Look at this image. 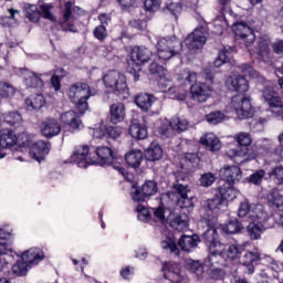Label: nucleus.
Returning a JSON list of instances; mask_svg holds the SVG:
<instances>
[{
	"label": "nucleus",
	"mask_w": 283,
	"mask_h": 283,
	"mask_svg": "<svg viewBox=\"0 0 283 283\" xmlns=\"http://www.w3.org/2000/svg\"><path fill=\"white\" fill-rule=\"evenodd\" d=\"M96 95V90L90 87V84L77 82L69 88V98H71L72 103L75 105V108L83 114L87 112L88 105L87 101L91 96Z\"/></svg>",
	"instance_id": "1"
},
{
	"label": "nucleus",
	"mask_w": 283,
	"mask_h": 283,
	"mask_svg": "<svg viewBox=\"0 0 283 283\" xmlns=\"http://www.w3.org/2000/svg\"><path fill=\"white\" fill-rule=\"evenodd\" d=\"M176 182L172 184V192L178 196L177 207L180 209H191L193 207V197L190 196L191 189L187 185L189 177L182 172L175 174Z\"/></svg>",
	"instance_id": "2"
},
{
	"label": "nucleus",
	"mask_w": 283,
	"mask_h": 283,
	"mask_svg": "<svg viewBox=\"0 0 283 283\" xmlns=\"http://www.w3.org/2000/svg\"><path fill=\"white\" fill-rule=\"evenodd\" d=\"M105 87L111 90L116 96H123L127 98L129 96V87H127V78L118 71H109L103 77Z\"/></svg>",
	"instance_id": "3"
},
{
	"label": "nucleus",
	"mask_w": 283,
	"mask_h": 283,
	"mask_svg": "<svg viewBox=\"0 0 283 283\" xmlns=\"http://www.w3.org/2000/svg\"><path fill=\"white\" fill-rule=\"evenodd\" d=\"M157 56L161 61H169L172 56H178L182 54V42L179 40H167L160 38L156 44Z\"/></svg>",
	"instance_id": "4"
},
{
	"label": "nucleus",
	"mask_w": 283,
	"mask_h": 283,
	"mask_svg": "<svg viewBox=\"0 0 283 283\" xmlns=\"http://www.w3.org/2000/svg\"><path fill=\"white\" fill-rule=\"evenodd\" d=\"M21 145L22 147H30V136L27 133H22L19 137L11 129H4L0 135V147L2 149H10V147H14V145ZM3 158V156H0Z\"/></svg>",
	"instance_id": "5"
},
{
	"label": "nucleus",
	"mask_w": 283,
	"mask_h": 283,
	"mask_svg": "<svg viewBox=\"0 0 283 283\" xmlns=\"http://www.w3.org/2000/svg\"><path fill=\"white\" fill-rule=\"evenodd\" d=\"M208 34L207 27H197L185 40L188 51L191 54H195L197 50L203 48L205 43H207Z\"/></svg>",
	"instance_id": "6"
},
{
	"label": "nucleus",
	"mask_w": 283,
	"mask_h": 283,
	"mask_svg": "<svg viewBox=\"0 0 283 283\" xmlns=\"http://www.w3.org/2000/svg\"><path fill=\"white\" fill-rule=\"evenodd\" d=\"M156 193H158V184L154 180L146 181L142 187L133 186L130 189V197L134 202H145Z\"/></svg>",
	"instance_id": "7"
},
{
	"label": "nucleus",
	"mask_w": 283,
	"mask_h": 283,
	"mask_svg": "<svg viewBox=\"0 0 283 283\" xmlns=\"http://www.w3.org/2000/svg\"><path fill=\"white\" fill-rule=\"evenodd\" d=\"M230 105L235 111L240 120L253 117V106L251 105V98L247 97L245 95L239 94L233 96Z\"/></svg>",
	"instance_id": "8"
},
{
	"label": "nucleus",
	"mask_w": 283,
	"mask_h": 283,
	"mask_svg": "<svg viewBox=\"0 0 283 283\" xmlns=\"http://www.w3.org/2000/svg\"><path fill=\"white\" fill-rule=\"evenodd\" d=\"M52 8V4H42L40 7L41 11H39V7H36V4H24L23 12L25 13L27 19L32 23H38L41 15L49 21H56L54 14L50 12Z\"/></svg>",
	"instance_id": "9"
},
{
	"label": "nucleus",
	"mask_w": 283,
	"mask_h": 283,
	"mask_svg": "<svg viewBox=\"0 0 283 283\" xmlns=\"http://www.w3.org/2000/svg\"><path fill=\"white\" fill-rule=\"evenodd\" d=\"M260 260H262V254H260L258 249L247 250L243 248L240 256V264L245 266V273H248V275H253V273H255V266L260 264Z\"/></svg>",
	"instance_id": "10"
},
{
	"label": "nucleus",
	"mask_w": 283,
	"mask_h": 283,
	"mask_svg": "<svg viewBox=\"0 0 283 283\" xmlns=\"http://www.w3.org/2000/svg\"><path fill=\"white\" fill-rule=\"evenodd\" d=\"M263 98L268 103L272 114L281 116L283 119V103L277 92H275L273 87L266 86L263 90Z\"/></svg>",
	"instance_id": "11"
},
{
	"label": "nucleus",
	"mask_w": 283,
	"mask_h": 283,
	"mask_svg": "<svg viewBox=\"0 0 283 283\" xmlns=\"http://www.w3.org/2000/svg\"><path fill=\"white\" fill-rule=\"evenodd\" d=\"M71 163L81 169H86L88 165H94L96 159L90 157V146H77L71 156Z\"/></svg>",
	"instance_id": "12"
},
{
	"label": "nucleus",
	"mask_w": 283,
	"mask_h": 283,
	"mask_svg": "<svg viewBox=\"0 0 283 283\" xmlns=\"http://www.w3.org/2000/svg\"><path fill=\"white\" fill-rule=\"evenodd\" d=\"M234 34L237 36V41H239L241 45H244L249 52L253 50L251 49V44L255 41V34L247 23L240 22L237 24Z\"/></svg>",
	"instance_id": "13"
},
{
	"label": "nucleus",
	"mask_w": 283,
	"mask_h": 283,
	"mask_svg": "<svg viewBox=\"0 0 283 283\" xmlns=\"http://www.w3.org/2000/svg\"><path fill=\"white\" fill-rule=\"evenodd\" d=\"M235 140L239 145V147L242 148H233L230 149L228 151V156H230V158H244V156H247L249 154V145H251L252 139H251V135H249V133H239L235 135Z\"/></svg>",
	"instance_id": "14"
},
{
	"label": "nucleus",
	"mask_w": 283,
	"mask_h": 283,
	"mask_svg": "<svg viewBox=\"0 0 283 283\" xmlns=\"http://www.w3.org/2000/svg\"><path fill=\"white\" fill-rule=\"evenodd\" d=\"M190 94L192 101L197 103H207L213 94V86L207 83H196L190 86Z\"/></svg>",
	"instance_id": "15"
},
{
	"label": "nucleus",
	"mask_w": 283,
	"mask_h": 283,
	"mask_svg": "<svg viewBox=\"0 0 283 283\" xmlns=\"http://www.w3.org/2000/svg\"><path fill=\"white\" fill-rule=\"evenodd\" d=\"M210 255L208 256L209 266H216L220 264L224 258V252L227 251V244L220 242L219 240L210 243L208 247Z\"/></svg>",
	"instance_id": "16"
},
{
	"label": "nucleus",
	"mask_w": 283,
	"mask_h": 283,
	"mask_svg": "<svg viewBox=\"0 0 283 283\" xmlns=\"http://www.w3.org/2000/svg\"><path fill=\"white\" fill-rule=\"evenodd\" d=\"M40 132L45 138H54L61 134V124L54 117H46L40 125Z\"/></svg>",
	"instance_id": "17"
},
{
	"label": "nucleus",
	"mask_w": 283,
	"mask_h": 283,
	"mask_svg": "<svg viewBox=\"0 0 283 283\" xmlns=\"http://www.w3.org/2000/svg\"><path fill=\"white\" fill-rule=\"evenodd\" d=\"M198 165H200V158L195 153H188L179 160V174H193L198 169Z\"/></svg>",
	"instance_id": "18"
},
{
	"label": "nucleus",
	"mask_w": 283,
	"mask_h": 283,
	"mask_svg": "<svg viewBox=\"0 0 283 283\" xmlns=\"http://www.w3.org/2000/svg\"><path fill=\"white\" fill-rule=\"evenodd\" d=\"M153 56L151 51L145 46H135L130 52V62L129 65H135L138 67L143 65V63H147Z\"/></svg>",
	"instance_id": "19"
},
{
	"label": "nucleus",
	"mask_w": 283,
	"mask_h": 283,
	"mask_svg": "<svg viewBox=\"0 0 283 283\" xmlns=\"http://www.w3.org/2000/svg\"><path fill=\"white\" fill-rule=\"evenodd\" d=\"M226 87H228L230 92L244 94V92H249V82L242 75H232L227 78Z\"/></svg>",
	"instance_id": "20"
},
{
	"label": "nucleus",
	"mask_w": 283,
	"mask_h": 283,
	"mask_svg": "<svg viewBox=\"0 0 283 283\" xmlns=\"http://www.w3.org/2000/svg\"><path fill=\"white\" fill-rule=\"evenodd\" d=\"M220 176L229 185H235L242 180V170L238 166H226L220 169Z\"/></svg>",
	"instance_id": "21"
},
{
	"label": "nucleus",
	"mask_w": 283,
	"mask_h": 283,
	"mask_svg": "<svg viewBox=\"0 0 283 283\" xmlns=\"http://www.w3.org/2000/svg\"><path fill=\"white\" fill-rule=\"evenodd\" d=\"M59 23L63 32H73V34H76V32H78V30H76V27L74 25V21L72 20L71 1L65 2L63 18L60 20Z\"/></svg>",
	"instance_id": "22"
},
{
	"label": "nucleus",
	"mask_w": 283,
	"mask_h": 283,
	"mask_svg": "<svg viewBox=\"0 0 283 283\" xmlns=\"http://www.w3.org/2000/svg\"><path fill=\"white\" fill-rule=\"evenodd\" d=\"M23 147H31L30 154H32V158L38 160V163L43 160V156H48L50 154V144L43 140H39L34 144H32V140H30V146Z\"/></svg>",
	"instance_id": "23"
},
{
	"label": "nucleus",
	"mask_w": 283,
	"mask_h": 283,
	"mask_svg": "<svg viewBox=\"0 0 283 283\" xmlns=\"http://www.w3.org/2000/svg\"><path fill=\"white\" fill-rule=\"evenodd\" d=\"M250 220L252 222H261V224H272L271 216L264 210V206L252 203V211H250Z\"/></svg>",
	"instance_id": "24"
},
{
	"label": "nucleus",
	"mask_w": 283,
	"mask_h": 283,
	"mask_svg": "<svg viewBox=\"0 0 283 283\" xmlns=\"http://www.w3.org/2000/svg\"><path fill=\"white\" fill-rule=\"evenodd\" d=\"M126 116L125 104L120 102H116L109 106V122L113 125H118V123H123Z\"/></svg>",
	"instance_id": "25"
},
{
	"label": "nucleus",
	"mask_w": 283,
	"mask_h": 283,
	"mask_svg": "<svg viewBox=\"0 0 283 283\" xmlns=\"http://www.w3.org/2000/svg\"><path fill=\"white\" fill-rule=\"evenodd\" d=\"M165 280H169L172 283L182 282V276L180 275V266L176 263H165L161 268Z\"/></svg>",
	"instance_id": "26"
},
{
	"label": "nucleus",
	"mask_w": 283,
	"mask_h": 283,
	"mask_svg": "<svg viewBox=\"0 0 283 283\" xmlns=\"http://www.w3.org/2000/svg\"><path fill=\"white\" fill-rule=\"evenodd\" d=\"M273 224H262V222L252 221L248 224L247 231L250 240H260L266 229H271Z\"/></svg>",
	"instance_id": "27"
},
{
	"label": "nucleus",
	"mask_w": 283,
	"mask_h": 283,
	"mask_svg": "<svg viewBox=\"0 0 283 283\" xmlns=\"http://www.w3.org/2000/svg\"><path fill=\"white\" fill-rule=\"evenodd\" d=\"M61 123L64 125H69L71 129H81L83 127V122L81 120V117H78V114L74 111H69L60 116Z\"/></svg>",
	"instance_id": "28"
},
{
	"label": "nucleus",
	"mask_w": 283,
	"mask_h": 283,
	"mask_svg": "<svg viewBox=\"0 0 283 283\" xmlns=\"http://www.w3.org/2000/svg\"><path fill=\"white\" fill-rule=\"evenodd\" d=\"M198 244H200V237H198V234H184L178 241V245L180 247L181 251H186V253H191V251H193Z\"/></svg>",
	"instance_id": "29"
},
{
	"label": "nucleus",
	"mask_w": 283,
	"mask_h": 283,
	"mask_svg": "<svg viewBox=\"0 0 283 283\" xmlns=\"http://www.w3.org/2000/svg\"><path fill=\"white\" fill-rule=\"evenodd\" d=\"M158 102V98L154 95L140 93L135 97V105L139 107V109H143V112H149L155 103Z\"/></svg>",
	"instance_id": "30"
},
{
	"label": "nucleus",
	"mask_w": 283,
	"mask_h": 283,
	"mask_svg": "<svg viewBox=\"0 0 283 283\" xmlns=\"http://www.w3.org/2000/svg\"><path fill=\"white\" fill-rule=\"evenodd\" d=\"M24 76V83L27 87H43V80L41 76H45V74H36L28 69L22 72Z\"/></svg>",
	"instance_id": "31"
},
{
	"label": "nucleus",
	"mask_w": 283,
	"mask_h": 283,
	"mask_svg": "<svg viewBox=\"0 0 283 283\" xmlns=\"http://www.w3.org/2000/svg\"><path fill=\"white\" fill-rule=\"evenodd\" d=\"M145 158L149 163H158L163 159V147L157 143H151L145 151Z\"/></svg>",
	"instance_id": "32"
},
{
	"label": "nucleus",
	"mask_w": 283,
	"mask_h": 283,
	"mask_svg": "<svg viewBox=\"0 0 283 283\" xmlns=\"http://www.w3.org/2000/svg\"><path fill=\"white\" fill-rule=\"evenodd\" d=\"M201 145H205L209 151H220L222 148L220 139L213 133H208L201 137Z\"/></svg>",
	"instance_id": "33"
},
{
	"label": "nucleus",
	"mask_w": 283,
	"mask_h": 283,
	"mask_svg": "<svg viewBox=\"0 0 283 283\" xmlns=\"http://www.w3.org/2000/svg\"><path fill=\"white\" fill-rule=\"evenodd\" d=\"M223 202L224 201L220 195H214L212 198L203 202V209L209 213H218L222 209Z\"/></svg>",
	"instance_id": "34"
},
{
	"label": "nucleus",
	"mask_w": 283,
	"mask_h": 283,
	"mask_svg": "<svg viewBox=\"0 0 283 283\" xmlns=\"http://www.w3.org/2000/svg\"><path fill=\"white\" fill-rule=\"evenodd\" d=\"M43 260V251L31 248L22 254V261L28 264H38Z\"/></svg>",
	"instance_id": "35"
},
{
	"label": "nucleus",
	"mask_w": 283,
	"mask_h": 283,
	"mask_svg": "<svg viewBox=\"0 0 283 283\" xmlns=\"http://www.w3.org/2000/svg\"><path fill=\"white\" fill-rule=\"evenodd\" d=\"M239 191L233 187V184L224 182L219 188V196L222 200H235L239 196Z\"/></svg>",
	"instance_id": "36"
},
{
	"label": "nucleus",
	"mask_w": 283,
	"mask_h": 283,
	"mask_svg": "<svg viewBox=\"0 0 283 283\" xmlns=\"http://www.w3.org/2000/svg\"><path fill=\"white\" fill-rule=\"evenodd\" d=\"M128 134L136 140H145V138H147V127L138 124L137 122H132Z\"/></svg>",
	"instance_id": "37"
},
{
	"label": "nucleus",
	"mask_w": 283,
	"mask_h": 283,
	"mask_svg": "<svg viewBox=\"0 0 283 283\" xmlns=\"http://www.w3.org/2000/svg\"><path fill=\"white\" fill-rule=\"evenodd\" d=\"M243 247L242 245H238V244H230V245H226V252L223 254V259L222 261H227V260H238V258L240 259L242 256V251H243Z\"/></svg>",
	"instance_id": "38"
},
{
	"label": "nucleus",
	"mask_w": 283,
	"mask_h": 283,
	"mask_svg": "<svg viewBox=\"0 0 283 283\" xmlns=\"http://www.w3.org/2000/svg\"><path fill=\"white\" fill-rule=\"evenodd\" d=\"M125 160L129 167H133V169H138V167H140V163H143V151L133 149L126 154Z\"/></svg>",
	"instance_id": "39"
},
{
	"label": "nucleus",
	"mask_w": 283,
	"mask_h": 283,
	"mask_svg": "<svg viewBox=\"0 0 283 283\" xmlns=\"http://www.w3.org/2000/svg\"><path fill=\"white\" fill-rule=\"evenodd\" d=\"M96 156L101 160V165H112L114 153L107 146H101L96 149Z\"/></svg>",
	"instance_id": "40"
},
{
	"label": "nucleus",
	"mask_w": 283,
	"mask_h": 283,
	"mask_svg": "<svg viewBox=\"0 0 283 283\" xmlns=\"http://www.w3.org/2000/svg\"><path fill=\"white\" fill-rule=\"evenodd\" d=\"M170 227L176 231H185L189 227V217L187 214H177L174 219L170 220Z\"/></svg>",
	"instance_id": "41"
},
{
	"label": "nucleus",
	"mask_w": 283,
	"mask_h": 283,
	"mask_svg": "<svg viewBox=\"0 0 283 283\" xmlns=\"http://www.w3.org/2000/svg\"><path fill=\"white\" fill-rule=\"evenodd\" d=\"M268 202L274 209H280V207H283V195L280 193V190L272 189L268 195Z\"/></svg>",
	"instance_id": "42"
},
{
	"label": "nucleus",
	"mask_w": 283,
	"mask_h": 283,
	"mask_svg": "<svg viewBox=\"0 0 283 283\" xmlns=\"http://www.w3.org/2000/svg\"><path fill=\"white\" fill-rule=\"evenodd\" d=\"M186 264H187L188 271L197 275V277H201L202 273H205V265L200 263V261H195L189 259L187 260Z\"/></svg>",
	"instance_id": "43"
},
{
	"label": "nucleus",
	"mask_w": 283,
	"mask_h": 283,
	"mask_svg": "<svg viewBox=\"0 0 283 283\" xmlns=\"http://www.w3.org/2000/svg\"><path fill=\"white\" fill-rule=\"evenodd\" d=\"M233 52L231 46H224L218 54L217 60L214 61V67H221L224 63H229V56Z\"/></svg>",
	"instance_id": "44"
},
{
	"label": "nucleus",
	"mask_w": 283,
	"mask_h": 283,
	"mask_svg": "<svg viewBox=\"0 0 283 283\" xmlns=\"http://www.w3.org/2000/svg\"><path fill=\"white\" fill-rule=\"evenodd\" d=\"M25 105L31 109H41L45 105V97L42 94L34 95L25 99Z\"/></svg>",
	"instance_id": "45"
},
{
	"label": "nucleus",
	"mask_w": 283,
	"mask_h": 283,
	"mask_svg": "<svg viewBox=\"0 0 283 283\" xmlns=\"http://www.w3.org/2000/svg\"><path fill=\"white\" fill-rule=\"evenodd\" d=\"M4 123L10 125L11 127H17L21 123H23V118H21V114L19 112H9L3 115Z\"/></svg>",
	"instance_id": "46"
},
{
	"label": "nucleus",
	"mask_w": 283,
	"mask_h": 283,
	"mask_svg": "<svg viewBox=\"0 0 283 283\" xmlns=\"http://www.w3.org/2000/svg\"><path fill=\"white\" fill-rule=\"evenodd\" d=\"M170 127L174 129V132H187L189 129V122L187 119H182L180 117H174L170 120Z\"/></svg>",
	"instance_id": "47"
},
{
	"label": "nucleus",
	"mask_w": 283,
	"mask_h": 283,
	"mask_svg": "<svg viewBox=\"0 0 283 283\" xmlns=\"http://www.w3.org/2000/svg\"><path fill=\"white\" fill-rule=\"evenodd\" d=\"M223 231L224 233L231 235L240 233L242 231V224L240 223V221H238V219H232L228 222V224L223 227Z\"/></svg>",
	"instance_id": "48"
},
{
	"label": "nucleus",
	"mask_w": 283,
	"mask_h": 283,
	"mask_svg": "<svg viewBox=\"0 0 283 283\" xmlns=\"http://www.w3.org/2000/svg\"><path fill=\"white\" fill-rule=\"evenodd\" d=\"M202 239L207 247L213 244V242H217L218 240V230H216V228H208L207 231L202 233Z\"/></svg>",
	"instance_id": "49"
},
{
	"label": "nucleus",
	"mask_w": 283,
	"mask_h": 283,
	"mask_svg": "<svg viewBox=\"0 0 283 283\" xmlns=\"http://www.w3.org/2000/svg\"><path fill=\"white\" fill-rule=\"evenodd\" d=\"M28 263L21 259L20 261H17L15 264L12 266V271L14 275H18L19 277H23L28 273Z\"/></svg>",
	"instance_id": "50"
},
{
	"label": "nucleus",
	"mask_w": 283,
	"mask_h": 283,
	"mask_svg": "<svg viewBox=\"0 0 283 283\" xmlns=\"http://www.w3.org/2000/svg\"><path fill=\"white\" fill-rule=\"evenodd\" d=\"M253 211V205H250L249 201L241 202L238 216L239 218H249L251 220V212Z\"/></svg>",
	"instance_id": "51"
},
{
	"label": "nucleus",
	"mask_w": 283,
	"mask_h": 283,
	"mask_svg": "<svg viewBox=\"0 0 283 283\" xmlns=\"http://www.w3.org/2000/svg\"><path fill=\"white\" fill-rule=\"evenodd\" d=\"M206 120L210 123V125H218L224 120V115L220 111L211 112L206 115Z\"/></svg>",
	"instance_id": "52"
},
{
	"label": "nucleus",
	"mask_w": 283,
	"mask_h": 283,
	"mask_svg": "<svg viewBox=\"0 0 283 283\" xmlns=\"http://www.w3.org/2000/svg\"><path fill=\"white\" fill-rule=\"evenodd\" d=\"M256 54L262 61L269 56V44L266 41L261 40L256 42Z\"/></svg>",
	"instance_id": "53"
},
{
	"label": "nucleus",
	"mask_w": 283,
	"mask_h": 283,
	"mask_svg": "<svg viewBox=\"0 0 283 283\" xmlns=\"http://www.w3.org/2000/svg\"><path fill=\"white\" fill-rule=\"evenodd\" d=\"M148 72H150V74L159 76V78H163V76L167 74V70H165L164 66L159 65L157 62H151L148 65Z\"/></svg>",
	"instance_id": "54"
},
{
	"label": "nucleus",
	"mask_w": 283,
	"mask_h": 283,
	"mask_svg": "<svg viewBox=\"0 0 283 283\" xmlns=\"http://www.w3.org/2000/svg\"><path fill=\"white\" fill-rule=\"evenodd\" d=\"M181 81H185V83H188V85H196V81H198V74L196 72H191L188 70H184L181 72Z\"/></svg>",
	"instance_id": "55"
},
{
	"label": "nucleus",
	"mask_w": 283,
	"mask_h": 283,
	"mask_svg": "<svg viewBox=\"0 0 283 283\" xmlns=\"http://www.w3.org/2000/svg\"><path fill=\"white\" fill-rule=\"evenodd\" d=\"M136 211L138 213L137 218L140 222H149V220H151V214L145 206L138 205Z\"/></svg>",
	"instance_id": "56"
},
{
	"label": "nucleus",
	"mask_w": 283,
	"mask_h": 283,
	"mask_svg": "<svg viewBox=\"0 0 283 283\" xmlns=\"http://www.w3.org/2000/svg\"><path fill=\"white\" fill-rule=\"evenodd\" d=\"M270 178H273L276 185H283V167H274L270 172Z\"/></svg>",
	"instance_id": "57"
},
{
	"label": "nucleus",
	"mask_w": 283,
	"mask_h": 283,
	"mask_svg": "<svg viewBox=\"0 0 283 283\" xmlns=\"http://www.w3.org/2000/svg\"><path fill=\"white\" fill-rule=\"evenodd\" d=\"M161 249H165L166 251H170V253H174L175 255L180 254V249H178V245L171 239L161 241Z\"/></svg>",
	"instance_id": "58"
},
{
	"label": "nucleus",
	"mask_w": 283,
	"mask_h": 283,
	"mask_svg": "<svg viewBox=\"0 0 283 283\" xmlns=\"http://www.w3.org/2000/svg\"><path fill=\"white\" fill-rule=\"evenodd\" d=\"M264 176H266V171H264L263 169L256 170L249 177V182H251L252 185H262Z\"/></svg>",
	"instance_id": "59"
},
{
	"label": "nucleus",
	"mask_w": 283,
	"mask_h": 283,
	"mask_svg": "<svg viewBox=\"0 0 283 283\" xmlns=\"http://www.w3.org/2000/svg\"><path fill=\"white\" fill-rule=\"evenodd\" d=\"M0 96L3 98H10L14 96V87L8 83H3L0 86Z\"/></svg>",
	"instance_id": "60"
},
{
	"label": "nucleus",
	"mask_w": 283,
	"mask_h": 283,
	"mask_svg": "<svg viewBox=\"0 0 283 283\" xmlns=\"http://www.w3.org/2000/svg\"><path fill=\"white\" fill-rule=\"evenodd\" d=\"M144 7L147 12H158L160 10V0H145Z\"/></svg>",
	"instance_id": "61"
},
{
	"label": "nucleus",
	"mask_w": 283,
	"mask_h": 283,
	"mask_svg": "<svg viewBox=\"0 0 283 283\" xmlns=\"http://www.w3.org/2000/svg\"><path fill=\"white\" fill-rule=\"evenodd\" d=\"M216 182V176L211 172H206L200 178L201 187H211Z\"/></svg>",
	"instance_id": "62"
},
{
	"label": "nucleus",
	"mask_w": 283,
	"mask_h": 283,
	"mask_svg": "<svg viewBox=\"0 0 283 283\" xmlns=\"http://www.w3.org/2000/svg\"><path fill=\"white\" fill-rule=\"evenodd\" d=\"M93 34L98 41H105L107 39V29L104 25H98L94 29Z\"/></svg>",
	"instance_id": "63"
},
{
	"label": "nucleus",
	"mask_w": 283,
	"mask_h": 283,
	"mask_svg": "<svg viewBox=\"0 0 283 283\" xmlns=\"http://www.w3.org/2000/svg\"><path fill=\"white\" fill-rule=\"evenodd\" d=\"M155 218H157L158 221L161 222V224H165L166 218H165V206L160 205L157 208L151 209Z\"/></svg>",
	"instance_id": "64"
}]
</instances>
